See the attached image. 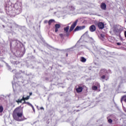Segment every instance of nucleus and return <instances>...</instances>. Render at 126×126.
Here are the masks:
<instances>
[{
	"label": "nucleus",
	"mask_w": 126,
	"mask_h": 126,
	"mask_svg": "<svg viewBox=\"0 0 126 126\" xmlns=\"http://www.w3.org/2000/svg\"><path fill=\"white\" fill-rule=\"evenodd\" d=\"M22 116V109L20 107L16 108L13 112V117L14 120L18 122L23 121Z\"/></svg>",
	"instance_id": "obj_1"
},
{
	"label": "nucleus",
	"mask_w": 126,
	"mask_h": 126,
	"mask_svg": "<svg viewBox=\"0 0 126 126\" xmlns=\"http://www.w3.org/2000/svg\"><path fill=\"white\" fill-rule=\"evenodd\" d=\"M14 11L16 14H19L22 11V7H21V3H16L14 5Z\"/></svg>",
	"instance_id": "obj_2"
},
{
	"label": "nucleus",
	"mask_w": 126,
	"mask_h": 126,
	"mask_svg": "<svg viewBox=\"0 0 126 126\" xmlns=\"http://www.w3.org/2000/svg\"><path fill=\"white\" fill-rule=\"evenodd\" d=\"M30 98V96H28L26 97H24V96H23L22 99H18L16 100L17 103H22V101H25V100H28Z\"/></svg>",
	"instance_id": "obj_3"
},
{
	"label": "nucleus",
	"mask_w": 126,
	"mask_h": 126,
	"mask_svg": "<svg viewBox=\"0 0 126 126\" xmlns=\"http://www.w3.org/2000/svg\"><path fill=\"white\" fill-rule=\"evenodd\" d=\"M78 22V20H76L74 23L72 24V25L71 26L69 31L70 32H71L74 28H75V27L76 26V24H77V22Z\"/></svg>",
	"instance_id": "obj_4"
},
{
	"label": "nucleus",
	"mask_w": 126,
	"mask_h": 126,
	"mask_svg": "<svg viewBox=\"0 0 126 126\" xmlns=\"http://www.w3.org/2000/svg\"><path fill=\"white\" fill-rule=\"evenodd\" d=\"M85 29V26H77L76 28L74 29V32H75L76 31H78L79 30H82L83 29Z\"/></svg>",
	"instance_id": "obj_5"
},
{
	"label": "nucleus",
	"mask_w": 126,
	"mask_h": 126,
	"mask_svg": "<svg viewBox=\"0 0 126 126\" xmlns=\"http://www.w3.org/2000/svg\"><path fill=\"white\" fill-rule=\"evenodd\" d=\"M89 30L91 32H94L96 30V27L95 25H92L90 27Z\"/></svg>",
	"instance_id": "obj_6"
},
{
	"label": "nucleus",
	"mask_w": 126,
	"mask_h": 126,
	"mask_svg": "<svg viewBox=\"0 0 126 126\" xmlns=\"http://www.w3.org/2000/svg\"><path fill=\"white\" fill-rule=\"evenodd\" d=\"M98 27L99 29H103L105 27V25L102 22L98 23Z\"/></svg>",
	"instance_id": "obj_7"
},
{
	"label": "nucleus",
	"mask_w": 126,
	"mask_h": 126,
	"mask_svg": "<svg viewBox=\"0 0 126 126\" xmlns=\"http://www.w3.org/2000/svg\"><path fill=\"white\" fill-rule=\"evenodd\" d=\"M76 90L77 93H80V92H82V90H83V88H82V87L79 86L76 89Z\"/></svg>",
	"instance_id": "obj_8"
},
{
	"label": "nucleus",
	"mask_w": 126,
	"mask_h": 126,
	"mask_svg": "<svg viewBox=\"0 0 126 126\" xmlns=\"http://www.w3.org/2000/svg\"><path fill=\"white\" fill-rule=\"evenodd\" d=\"M55 32H58V31H59V29L61 28V25L56 24L55 26Z\"/></svg>",
	"instance_id": "obj_9"
},
{
	"label": "nucleus",
	"mask_w": 126,
	"mask_h": 126,
	"mask_svg": "<svg viewBox=\"0 0 126 126\" xmlns=\"http://www.w3.org/2000/svg\"><path fill=\"white\" fill-rule=\"evenodd\" d=\"M97 86H93V87H92V89H93V90H97V89H98V87L99 88V87H100V84H99V83H97Z\"/></svg>",
	"instance_id": "obj_10"
},
{
	"label": "nucleus",
	"mask_w": 126,
	"mask_h": 126,
	"mask_svg": "<svg viewBox=\"0 0 126 126\" xmlns=\"http://www.w3.org/2000/svg\"><path fill=\"white\" fill-rule=\"evenodd\" d=\"M101 79H105V80H108V79H109V77L106 75H103L102 76H101Z\"/></svg>",
	"instance_id": "obj_11"
},
{
	"label": "nucleus",
	"mask_w": 126,
	"mask_h": 126,
	"mask_svg": "<svg viewBox=\"0 0 126 126\" xmlns=\"http://www.w3.org/2000/svg\"><path fill=\"white\" fill-rule=\"evenodd\" d=\"M101 7L102 9H106V4L105 3H101Z\"/></svg>",
	"instance_id": "obj_12"
},
{
	"label": "nucleus",
	"mask_w": 126,
	"mask_h": 126,
	"mask_svg": "<svg viewBox=\"0 0 126 126\" xmlns=\"http://www.w3.org/2000/svg\"><path fill=\"white\" fill-rule=\"evenodd\" d=\"M121 102H123V101H125L126 103V95L123 96L121 100Z\"/></svg>",
	"instance_id": "obj_13"
},
{
	"label": "nucleus",
	"mask_w": 126,
	"mask_h": 126,
	"mask_svg": "<svg viewBox=\"0 0 126 126\" xmlns=\"http://www.w3.org/2000/svg\"><path fill=\"white\" fill-rule=\"evenodd\" d=\"M81 62H82V63H85V62H86V59L84 57H81Z\"/></svg>",
	"instance_id": "obj_14"
},
{
	"label": "nucleus",
	"mask_w": 126,
	"mask_h": 126,
	"mask_svg": "<svg viewBox=\"0 0 126 126\" xmlns=\"http://www.w3.org/2000/svg\"><path fill=\"white\" fill-rule=\"evenodd\" d=\"M55 22V20L51 19L48 22L49 25H51L53 22Z\"/></svg>",
	"instance_id": "obj_15"
},
{
	"label": "nucleus",
	"mask_w": 126,
	"mask_h": 126,
	"mask_svg": "<svg viewBox=\"0 0 126 126\" xmlns=\"http://www.w3.org/2000/svg\"><path fill=\"white\" fill-rule=\"evenodd\" d=\"M69 30V26H67L66 28H64V30L66 32H68V30Z\"/></svg>",
	"instance_id": "obj_16"
},
{
	"label": "nucleus",
	"mask_w": 126,
	"mask_h": 126,
	"mask_svg": "<svg viewBox=\"0 0 126 126\" xmlns=\"http://www.w3.org/2000/svg\"><path fill=\"white\" fill-rule=\"evenodd\" d=\"M28 104H29V106H30L31 107H32L33 111L35 112V109L34 108V106H33V105L31 104V103H28Z\"/></svg>",
	"instance_id": "obj_17"
},
{
	"label": "nucleus",
	"mask_w": 126,
	"mask_h": 126,
	"mask_svg": "<svg viewBox=\"0 0 126 126\" xmlns=\"http://www.w3.org/2000/svg\"><path fill=\"white\" fill-rule=\"evenodd\" d=\"M3 111V107L2 106H0V113H2Z\"/></svg>",
	"instance_id": "obj_18"
},
{
	"label": "nucleus",
	"mask_w": 126,
	"mask_h": 126,
	"mask_svg": "<svg viewBox=\"0 0 126 126\" xmlns=\"http://www.w3.org/2000/svg\"><path fill=\"white\" fill-rule=\"evenodd\" d=\"M108 122L109 124H112V123H113V120H112V119H109Z\"/></svg>",
	"instance_id": "obj_19"
},
{
	"label": "nucleus",
	"mask_w": 126,
	"mask_h": 126,
	"mask_svg": "<svg viewBox=\"0 0 126 126\" xmlns=\"http://www.w3.org/2000/svg\"><path fill=\"white\" fill-rule=\"evenodd\" d=\"M24 102H23V104H27L29 105V104H30V103L27 102L25 101V100H24Z\"/></svg>",
	"instance_id": "obj_20"
},
{
	"label": "nucleus",
	"mask_w": 126,
	"mask_h": 126,
	"mask_svg": "<svg viewBox=\"0 0 126 126\" xmlns=\"http://www.w3.org/2000/svg\"><path fill=\"white\" fill-rule=\"evenodd\" d=\"M59 35L61 37V38H63V33H61Z\"/></svg>",
	"instance_id": "obj_21"
},
{
	"label": "nucleus",
	"mask_w": 126,
	"mask_h": 126,
	"mask_svg": "<svg viewBox=\"0 0 126 126\" xmlns=\"http://www.w3.org/2000/svg\"><path fill=\"white\" fill-rule=\"evenodd\" d=\"M71 10H74L75 8H74V7L73 6H71Z\"/></svg>",
	"instance_id": "obj_22"
},
{
	"label": "nucleus",
	"mask_w": 126,
	"mask_h": 126,
	"mask_svg": "<svg viewBox=\"0 0 126 126\" xmlns=\"http://www.w3.org/2000/svg\"><path fill=\"white\" fill-rule=\"evenodd\" d=\"M117 45H118V46H121V43H120V42H118V43H117Z\"/></svg>",
	"instance_id": "obj_23"
},
{
	"label": "nucleus",
	"mask_w": 126,
	"mask_h": 126,
	"mask_svg": "<svg viewBox=\"0 0 126 126\" xmlns=\"http://www.w3.org/2000/svg\"><path fill=\"white\" fill-rule=\"evenodd\" d=\"M103 71H106V70L104 69H102L100 71V72L102 73Z\"/></svg>",
	"instance_id": "obj_24"
},
{
	"label": "nucleus",
	"mask_w": 126,
	"mask_h": 126,
	"mask_svg": "<svg viewBox=\"0 0 126 126\" xmlns=\"http://www.w3.org/2000/svg\"><path fill=\"white\" fill-rule=\"evenodd\" d=\"M125 36L126 37V31L124 32Z\"/></svg>",
	"instance_id": "obj_25"
},
{
	"label": "nucleus",
	"mask_w": 126,
	"mask_h": 126,
	"mask_svg": "<svg viewBox=\"0 0 126 126\" xmlns=\"http://www.w3.org/2000/svg\"><path fill=\"white\" fill-rule=\"evenodd\" d=\"M44 23H48V21L47 20L44 21Z\"/></svg>",
	"instance_id": "obj_26"
},
{
	"label": "nucleus",
	"mask_w": 126,
	"mask_h": 126,
	"mask_svg": "<svg viewBox=\"0 0 126 126\" xmlns=\"http://www.w3.org/2000/svg\"><path fill=\"white\" fill-rule=\"evenodd\" d=\"M87 34H88V32H86L84 35H86Z\"/></svg>",
	"instance_id": "obj_27"
},
{
	"label": "nucleus",
	"mask_w": 126,
	"mask_h": 126,
	"mask_svg": "<svg viewBox=\"0 0 126 126\" xmlns=\"http://www.w3.org/2000/svg\"><path fill=\"white\" fill-rule=\"evenodd\" d=\"M40 110H44V107H40Z\"/></svg>",
	"instance_id": "obj_28"
},
{
	"label": "nucleus",
	"mask_w": 126,
	"mask_h": 126,
	"mask_svg": "<svg viewBox=\"0 0 126 126\" xmlns=\"http://www.w3.org/2000/svg\"><path fill=\"white\" fill-rule=\"evenodd\" d=\"M31 95H32V93H30V96H31Z\"/></svg>",
	"instance_id": "obj_29"
}]
</instances>
